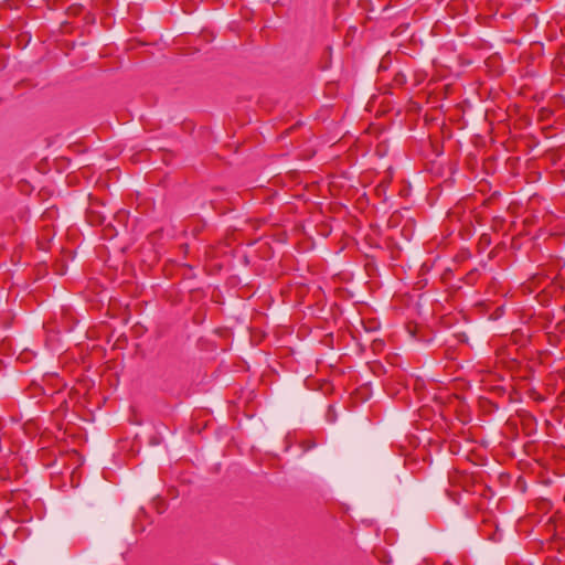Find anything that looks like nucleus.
<instances>
[{
	"label": "nucleus",
	"mask_w": 565,
	"mask_h": 565,
	"mask_svg": "<svg viewBox=\"0 0 565 565\" xmlns=\"http://www.w3.org/2000/svg\"><path fill=\"white\" fill-rule=\"evenodd\" d=\"M95 205L94 203H90V206L87 211V218H88V222L93 225H102L105 221V215L95 211Z\"/></svg>",
	"instance_id": "nucleus-1"
},
{
	"label": "nucleus",
	"mask_w": 565,
	"mask_h": 565,
	"mask_svg": "<svg viewBox=\"0 0 565 565\" xmlns=\"http://www.w3.org/2000/svg\"><path fill=\"white\" fill-rule=\"evenodd\" d=\"M317 446V443L313 439H305L300 443V448L307 452L313 449Z\"/></svg>",
	"instance_id": "nucleus-2"
},
{
	"label": "nucleus",
	"mask_w": 565,
	"mask_h": 565,
	"mask_svg": "<svg viewBox=\"0 0 565 565\" xmlns=\"http://www.w3.org/2000/svg\"><path fill=\"white\" fill-rule=\"evenodd\" d=\"M556 328L559 332H565V321L558 322Z\"/></svg>",
	"instance_id": "nucleus-3"
},
{
	"label": "nucleus",
	"mask_w": 565,
	"mask_h": 565,
	"mask_svg": "<svg viewBox=\"0 0 565 565\" xmlns=\"http://www.w3.org/2000/svg\"><path fill=\"white\" fill-rule=\"evenodd\" d=\"M407 28H408V25H406V28H405V29H403V30L397 29V30H396L394 33H392L391 35H392V36L401 35V33H403L404 31H406V29H407Z\"/></svg>",
	"instance_id": "nucleus-4"
},
{
	"label": "nucleus",
	"mask_w": 565,
	"mask_h": 565,
	"mask_svg": "<svg viewBox=\"0 0 565 565\" xmlns=\"http://www.w3.org/2000/svg\"><path fill=\"white\" fill-rule=\"evenodd\" d=\"M481 242L486 243V244H489L490 243V239L487 235H482L481 236Z\"/></svg>",
	"instance_id": "nucleus-5"
},
{
	"label": "nucleus",
	"mask_w": 565,
	"mask_h": 565,
	"mask_svg": "<svg viewBox=\"0 0 565 565\" xmlns=\"http://www.w3.org/2000/svg\"><path fill=\"white\" fill-rule=\"evenodd\" d=\"M137 44H139V45H148L147 42H141V41H137Z\"/></svg>",
	"instance_id": "nucleus-6"
}]
</instances>
